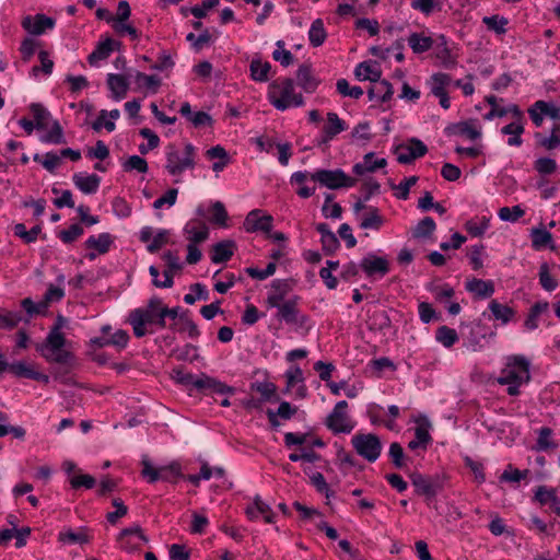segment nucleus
Wrapping results in <instances>:
<instances>
[{
	"instance_id": "f257e3e1",
	"label": "nucleus",
	"mask_w": 560,
	"mask_h": 560,
	"mask_svg": "<svg viewBox=\"0 0 560 560\" xmlns=\"http://www.w3.org/2000/svg\"><path fill=\"white\" fill-rule=\"evenodd\" d=\"M269 101L279 110H284L290 106H302L304 98L302 94H294V81L291 78L283 79L280 83L273 81L270 84Z\"/></svg>"
},
{
	"instance_id": "f03ea898",
	"label": "nucleus",
	"mask_w": 560,
	"mask_h": 560,
	"mask_svg": "<svg viewBox=\"0 0 560 560\" xmlns=\"http://www.w3.org/2000/svg\"><path fill=\"white\" fill-rule=\"evenodd\" d=\"M530 363L524 355H511L508 358L506 366L501 371L498 383L501 385L510 383L526 384L530 381Z\"/></svg>"
},
{
	"instance_id": "7ed1b4c3",
	"label": "nucleus",
	"mask_w": 560,
	"mask_h": 560,
	"mask_svg": "<svg viewBox=\"0 0 560 560\" xmlns=\"http://www.w3.org/2000/svg\"><path fill=\"white\" fill-rule=\"evenodd\" d=\"M415 492L418 495L425 497L428 505L431 504L432 499L443 490L445 485V476L440 474L422 475L412 472L409 475Z\"/></svg>"
},
{
	"instance_id": "20e7f679",
	"label": "nucleus",
	"mask_w": 560,
	"mask_h": 560,
	"mask_svg": "<svg viewBox=\"0 0 560 560\" xmlns=\"http://www.w3.org/2000/svg\"><path fill=\"white\" fill-rule=\"evenodd\" d=\"M351 444L358 455L369 463H374L381 455L382 442L374 433H358L352 436Z\"/></svg>"
},
{
	"instance_id": "39448f33",
	"label": "nucleus",
	"mask_w": 560,
	"mask_h": 560,
	"mask_svg": "<svg viewBox=\"0 0 560 560\" xmlns=\"http://www.w3.org/2000/svg\"><path fill=\"white\" fill-rule=\"evenodd\" d=\"M195 148L192 144L187 143L183 152H179L174 147H170L167 152L166 168L170 173H182L194 167Z\"/></svg>"
},
{
	"instance_id": "423d86ee",
	"label": "nucleus",
	"mask_w": 560,
	"mask_h": 560,
	"mask_svg": "<svg viewBox=\"0 0 560 560\" xmlns=\"http://www.w3.org/2000/svg\"><path fill=\"white\" fill-rule=\"evenodd\" d=\"M347 408L348 402L346 400L338 401L325 420L326 427L335 434L350 433L354 428L347 413Z\"/></svg>"
},
{
	"instance_id": "0eeeda50",
	"label": "nucleus",
	"mask_w": 560,
	"mask_h": 560,
	"mask_svg": "<svg viewBox=\"0 0 560 560\" xmlns=\"http://www.w3.org/2000/svg\"><path fill=\"white\" fill-rule=\"evenodd\" d=\"M427 152V145L417 138H412L397 145L394 150L396 160L401 164H410L416 159L423 156Z\"/></svg>"
},
{
	"instance_id": "6e6552de",
	"label": "nucleus",
	"mask_w": 560,
	"mask_h": 560,
	"mask_svg": "<svg viewBox=\"0 0 560 560\" xmlns=\"http://www.w3.org/2000/svg\"><path fill=\"white\" fill-rule=\"evenodd\" d=\"M195 388L203 394L233 395L236 392L235 387L229 386L205 373L197 377Z\"/></svg>"
},
{
	"instance_id": "1a4fd4ad",
	"label": "nucleus",
	"mask_w": 560,
	"mask_h": 560,
	"mask_svg": "<svg viewBox=\"0 0 560 560\" xmlns=\"http://www.w3.org/2000/svg\"><path fill=\"white\" fill-rule=\"evenodd\" d=\"M273 218L270 214H262L259 209L252 210L245 218L244 228L247 232L261 231L270 233Z\"/></svg>"
},
{
	"instance_id": "9d476101",
	"label": "nucleus",
	"mask_w": 560,
	"mask_h": 560,
	"mask_svg": "<svg viewBox=\"0 0 560 560\" xmlns=\"http://www.w3.org/2000/svg\"><path fill=\"white\" fill-rule=\"evenodd\" d=\"M389 261L386 257L368 254L360 262L361 269L368 277H383L389 272Z\"/></svg>"
},
{
	"instance_id": "9b49d317",
	"label": "nucleus",
	"mask_w": 560,
	"mask_h": 560,
	"mask_svg": "<svg viewBox=\"0 0 560 560\" xmlns=\"http://www.w3.org/2000/svg\"><path fill=\"white\" fill-rule=\"evenodd\" d=\"M162 258L167 265V268L163 271L164 280H155L152 281V283L156 288H172L174 283L173 275L174 272L182 270L183 265L179 261L178 256L174 255L171 250L165 252Z\"/></svg>"
},
{
	"instance_id": "f8f14e48",
	"label": "nucleus",
	"mask_w": 560,
	"mask_h": 560,
	"mask_svg": "<svg viewBox=\"0 0 560 560\" xmlns=\"http://www.w3.org/2000/svg\"><path fill=\"white\" fill-rule=\"evenodd\" d=\"M22 26L33 35H40L55 26V20L45 14H36L34 18L28 15L23 19Z\"/></svg>"
},
{
	"instance_id": "ddd939ff",
	"label": "nucleus",
	"mask_w": 560,
	"mask_h": 560,
	"mask_svg": "<svg viewBox=\"0 0 560 560\" xmlns=\"http://www.w3.org/2000/svg\"><path fill=\"white\" fill-rule=\"evenodd\" d=\"M121 46L120 42H117L110 37H107L104 42L97 44L95 49L89 55L88 61L91 66L95 65L98 60H104L115 50Z\"/></svg>"
},
{
	"instance_id": "4468645a",
	"label": "nucleus",
	"mask_w": 560,
	"mask_h": 560,
	"mask_svg": "<svg viewBox=\"0 0 560 560\" xmlns=\"http://www.w3.org/2000/svg\"><path fill=\"white\" fill-rule=\"evenodd\" d=\"M296 84L302 88L306 93H313L317 89L319 81L313 74L312 67L303 63L296 71Z\"/></svg>"
},
{
	"instance_id": "2eb2a0df",
	"label": "nucleus",
	"mask_w": 560,
	"mask_h": 560,
	"mask_svg": "<svg viewBox=\"0 0 560 560\" xmlns=\"http://www.w3.org/2000/svg\"><path fill=\"white\" fill-rule=\"evenodd\" d=\"M387 162L385 159H378L373 152L366 153L363 161L353 166L354 175H364L365 173H373L378 168H384Z\"/></svg>"
},
{
	"instance_id": "dca6fc26",
	"label": "nucleus",
	"mask_w": 560,
	"mask_h": 560,
	"mask_svg": "<svg viewBox=\"0 0 560 560\" xmlns=\"http://www.w3.org/2000/svg\"><path fill=\"white\" fill-rule=\"evenodd\" d=\"M236 244L232 240H224L212 245L211 261L213 264H223L231 259Z\"/></svg>"
},
{
	"instance_id": "f3484780",
	"label": "nucleus",
	"mask_w": 560,
	"mask_h": 560,
	"mask_svg": "<svg viewBox=\"0 0 560 560\" xmlns=\"http://www.w3.org/2000/svg\"><path fill=\"white\" fill-rule=\"evenodd\" d=\"M129 85L128 79L122 74L109 73L107 75V86L112 92V97L116 101L126 97Z\"/></svg>"
},
{
	"instance_id": "a211bd4d",
	"label": "nucleus",
	"mask_w": 560,
	"mask_h": 560,
	"mask_svg": "<svg viewBox=\"0 0 560 560\" xmlns=\"http://www.w3.org/2000/svg\"><path fill=\"white\" fill-rule=\"evenodd\" d=\"M299 301L300 298L298 295L284 301L278 310L277 317L287 324L298 323L300 313L298 308Z\"/></svg>"
},
{
	"instance_id": "6ab92c4d",
	"label": "nucleus",
	"mask_w": 560,
	"mask_h": 560,
	"mask_svg": "<svg viewBox=\"0 0 560 560\" xmlns=\"http://www.w3.org/2000/svg\"><path fill=\"white\" fill-rule=\"evenodd\" d=\"M206 156L209 160H217L211 166L214 173L223 172L224 167L231 162L229 153L221 145H215L207 150Z\"/></svg>"
},
{
	"instance_id": "aec40b11",
	"label": "nucleus",
	"mask_w": 560,
	"mask_h": 560,
	"mask_svg": "<svg viewBox=\"0 0 560 560\" xmlns=\"http://www.w3.org/2000/svg\"><path fill=\"white\" fill-rule=\"evenodd\" d=\"M250 390L257 392L260 394L259 400L261 404L269 402H278L280 401V397L277 394V386L271 382H255L250 384Z\"/></svg>"
},
{
	"instance_id": "412c9836",
	"label": "nucleus",
	"mask_w": 560,
	"mask_h": 560,
	"mask_svg": "<svg viewBox=\"0 0 560 560\" xmlns=\"http://www.w3.org/2000/svg\"><path fill=\"white\" fill-rule=\"evenodd\" d=\"M465 288L480 299L490 298L494 293V284L492 281H485L477 278L467 281Z\"/></svg>"
},
{
	"instance_id": "4be33fe9",
	"label": "nucleus",
	"mask_w": 560,
	"mask_h": 560,
	"mask_svg": "<svg viewBox=\"0 0 560 560\" xmlns=\"http://www.w3.org/2000/svg\"><path fill=\"white\" fill-rule=\"evenodd\" d=\"M66 337L60 331H49L45 341L36 346V350L40 353L63 349Z\"/></svg>"
},
{
	"instance_id": "5701e85b",
	"label": "nucleus",
	"mask_w": 560,
	"mask_h": 560,
	"mask_svg": "<svg viewBox=\"0 0 560 560\" xmlns=\"http://www.w3.org/2000/svg\"><path fill=\"white\" fill-rule=\"evenodd\" d=\"M536 188L540 190L541 198H556L560 192V179L556 177H539Z\"/></svg>"
},
{
	"instance_id": "b1692460",
	"label": "nucleus",
	"mask_w": 560,
	"mask_h": 560,
	"mask_svg": "<svg viewBox=\"0 0 560 560\" xmlns=\"http://www.w3.org/2000/svg\"><path fill=\"white\" fill-rule=\"evenodd\" d=\"M376 84L368 90V96L370 100L375 97L380 98L382 103H386L392 100L394 90L393 85L387 80H381L375 82Z\"/></svg>"
},
{
	"instance_id": "393cba45",
	"label": "nucleus",
	"mask_w": 560,
	"mask_h": 560,
	"mask_svg": "<svg viewBox=\"0 0 560 560\" xmlns=\"http://www.w3.org/2000/svg\"><path fill=\"white\" fill-rule=\"evenodd\" d=\"M435 43V56L438 59L442 61V65L446 69H452L455 67L456 61L455 58L451 55V50L447 47V40L444 35H440Z\"/></svg>"
},
{
	"instance_id": "a878e982",
	"label": "nucleus",
	"mask_w": 560,
	"mask_h": 560,
	"mask_svg": "<svg viewBox=\"0 0 560 560\" xmlns=\"http://www.w3.org/2000/svg\"><path fill=\"white\" fill-rule=\"evenodd\" d=\"M113 242L114 237L109 233H101L97 237L90 236L84 245L86 248L96 250L98 255H104L109 250Z\"/></svg>"
},
{
	"instance_id": "bb28decb",
	"label": "nucleus",
	"mask_w": 560,
	"mask_h": 560,
	"mask_svg": "<svg viewBox=\"0 0 560 560\" xmlns=\"http://www.w3.org/2000/svg\"><path fill=\"white\" fill-rule=\"evenodd\" d=\"M346 128V122L336 113H328L327 124L323 127L324 141L331 140Z\"/></svg>"
},
{
	"instance_id": "cd10ccee",
	"label": "nucleus",
	"mask_w": 560,
	"mask_h": 560,
	"mask_svg": "<svg viewBox=\"0 0 560 560\" xmlns=\"http://www.w3.org/2000/svg\"><path fill=\"white\" fill-rule=\"evenodd\" d=\"M45 360L49 363H56L57 365H75L77 359L75 355L65 349L48 351L45 353H40Z\"/></svg>"
},
{
	"instance_id": "c85d7f7f",
	"label": "nucleus",
	"mask_w": 560,
	"mask_h": 560,
	"mask_svg": "<svg viewBox=\"0 0 560 560\" xmlns=\"http://www.w3.org/2000/svg\"><path fill=\"white\" fill-rule=\"evenodd\" d=\"M532 237V246L535 249H540L544 247H549L550 249H555V245L552 244V235L544 228H534L530 232Z\"/></svg>"
},
{
	"instance_id": "c756f323",
	"label": "nucleus",
	"mask_w": 560,
	"mask_h": 560,
	"mask_svg": "<svg viewBox=\"0 0 560 560\" xmlns=\"http://www.w3.org/2000/svg\"><path fill=\"white\" fill-rule=\"evenodd\" d=\"M318 180L320 185L329 189H340L352 187L357 183V177H311Z\"/></svg>"
},
{
	"instance_id": "7c9ffc66",
	"label": "nucleus",
	"mask_w": 560,
	"mask_h": 560,
	"mask_svg": "<svg viewBox=\"0 0 560 560\" xmlns=\"http://www.w3.org/2000/svg\"><path fill=\"white\" fill-rule=\"evenodd\" d=\"M354 75L361 81L378 82L382 71L378 68H373L368 61H363L357 66Z\"/></svg>"
},
{
	"instance_id": "2f4dec72",
	"label": "nucleus",
	"mask_w": 560,
	"mask_h": 560,
	"mask_svg": "<svg viewBox=\"0 0 560 560\" xmlns=\"http://www.w3.org/2000/svg\"><path fill=\"white\" fill-rule=\"evenodd\" d=\"M408 44L415 54H422L433 47L434 40L429 36H423L419 33H412L408 37Z\"/></svg>"
},
{
	"instance_id": "473e14b6",
	"label": "nucleus",
	"mask_w": 560,
	"mask_h": 560,
	"mask_svg": "<svg viewBox=\"0 0 560 560\" xmlns=\"http://www.w3.org/2000/svg\"><path fill=\"white\" fill-rule=\"evenodd\" d=\"M86 528L81 527L79 532H74L71 528L61 530L58 535V541L68 544H88L90 537L85 534Z\"/></svg>"
},
{
	"instance_id": "72a5a7b5",
	"label": "nucleus",
	"mask_w": 560,
	"mask_h": 560,
	"mask_svg": "<svg viewBox=\"0 0 560 560\" xmlns=\"http://www.w3.org/2000/svg\"><path fill=\"white\" fill-rule=\"evenodd\" d=\"M250 77L254 81L257 82H267L269 80V71L271 70V65L266 61L262 62L260 59H253L249 66Z\"/></svg>"
},
{
	"instance_id": "f704fd0d",
	"label": "nucleus",
	"mask_w": 560,
	"mask_h": 560,
	"mask_svg": "<svg viewBox=\"0 0 560 560\" xmlns=\"http://www.w3.org/2000/svg\"><path fill=\"white\" fill-rule=\"evenodd\" d=\"M198 223L201 226L200 231H197L195 222H188L184 228V232L189 234L188 240L192 244L203 243L209 237V230L205 222L200 221Z\"/></svg>"
},
{
	"instance_id": "c9c22d12",
	"label": "nucleus",
	"mask_w": 560,
	"mask_h": 560,
	"mask_svg": "<svg viewBox=\"0 0 560 560\" xmlns=\"http://www.w3.org/2000/svg\"><path fill=\"white\" fill-rule=\"evenodd\" d=\"M489 310L491 311L493 317L498 320H501L503 324L509 323L515 314L512 307L501 304L497 300H492L489 303Z\"/></svg>"
},
{
	"instance_id": "e433bc0d",
	"label": "nucleus",
	"mask_w": 560,
	"mask_h": 560,
	"mask_svg": "<svg viewBox=\"0 0 560 560\" xmlns=\"http://www.w3.org/2000/svg\"><path fill=\"white\" fill-rule=\"evenodd\" d=\"M326 36H327V34H326L323 21L320 19H316L312 23L310 32H308V38H310L311 45L314 47L320 46L325 42Z\"/></svg>"
},
{
	"instance_id": "4c0bfd02",
	"label": "nucleus",
	"mask_w": 560,
	"mask_h": 560,
	"mask_svg": "<svg viewBox=\"0 0 560 560\" xmlns=\"http://www.w3.org/2000/svg\"><path fill=\"white\" fill-rule=\"evenodd\" d=\"M537 143L547 150H553L560 147V124L555 125L550 137H544L541 133H536Z\"/></svg>"
},
{
	"instance_id": "58836bf2",
	"label": "nucleus",
	"mask_w": 560,
	"mask_h": 560,
	"mask_svg": "<svg viewBox=\"0 0 560 560\" xmlns=\"http://www.w3.org/2000/svg\"><path fill=\"white\" fill-rule=\"evenodd\" d=\"M435 339L446 348H451L458 341V335L455 329L447 326H440L435 332Z\"/></svg>"
},
{
	"instance_id": "ea45409f",
	"label": "nucleus",
	"mask_w": 560,
	"mask_h": 560,
	"mask_svg": "<svg viewBox=\"0 0 560 560\" xmlns=\"http://www.w3.org/2000/svg\"><path fill=\"white\" fill-rule=\"evenodd\" d=\"M552 430L550 428L544 427L539 430L538 439L536 443V451L546 452L549 450H555L558 447V444L551 440Z\"/></svg>"
},
{
	"instance_id": "a19ab883",
	"label": "nucleus",
	"mask_w": 560,
	"mask_h": 560,
	"mask_svg": "<svg viewBox=\"0 0 560 560\" xmlns=\"http://www.w3.org/2000/svg\"><path fill=\"white\" fill-rule=\"evenodd\" d=\"M143 316L141 313H138L136 308L130 312L128 322L132 326L133 334L137 338H141L145 336L149 330L147 329V324L143 320Z\"/></svg>"
},
{
	"instance_id": "79ce46f5",
	"label": "nucleus",
	"mask_w": 560,
	"mask_h": 560,
	"mask_svg": "<svg viewBox=\"0 0 560 560\" xmlns=\"http://www.w3.org/2000/svg\"><path fill=\"white\" fill-rule=\"evenodd\" d=\"M436 224L431 217L423 218L413 230L415 238L430 237L434 232Z\"/></svg>"
},
{
	"instance_id": "37998d69",
	"label": "nucleus",
	"mask_w": 560,
	"mask_h": 560,
	"mask_svg": "<svg viewBox=\"0 0 560 560\" xmlns=\"http://www.w3.org/2000/svg\"><path fill=\"white\" fill-rule=\"evenodd\" d=\"M490 224V218L482 217L480 219V222L478 223L476 220H468L465 223L466 231L472 236V237H480L485 234V232L488 230Z\"/></svg>"
},
{
	"instance_id": "c03bdc74",
	"label": "nucleus",
	"mask_w": 560,
	"mask_h": 560,
	"mask_svg": "<svg viewBox=\"0 0 560 560\" xmlns=\"http://www.w3.org/2000/svg\"><path fill=\"white\" fill-rule=\"evenodd\" d=\"M548 302H537L535 303L530 310H529V314L525 320V327L527 329H536L538 327V324H537V317L545 311L548 310Z\"/></svg>"
},
{
	"instance_id": "a18cd8bd",
	"label": "nucleus",
	"mask_w": 560,
	"mask_h": 560,
	"mask_svg": "<svg viewBox=\"0 0 560 560\" xmlns=\"http://www.w3.org/2000/svg\"><path fill=\"white\" fill-rule=\"evenodd\" d=\"M482 23L487 25L490 31L495 32L497 34H505V26L509 23V20L504 16H500L498 14L491 16H485L482 19Z\"/></svg>"
},
{
	"instance_id": "49530a36",
	"label": "nucleus",
	"mask_w": 560,
	"mask_h": 560,
	"mask_svg": "<svg viewBox=\"0 0 560 560\" xmlns=\"http://www.w3.org/2000/svg\"><path fill=\"white\" fill-rule=\"evenodd\" d=\"M22 320L20 312H11L0 308V328L13 329Z\"/></svg>"
},
{
	"instance_id": "de8ad7c7",
	"label": "nucleus",
	"mask_w": 560,
	"mask_h": 560,
	"mask_svg": "<svg viewBox=\"0 0 560 560\" xmlns=\"http://www.w3.org/2000/svg\"><path fill=\"white\" fill-rule=\"evenodd\" d=\"M431 427L428 418L423 417L419 420V425L416 428L415 434L416 439L422 442V448L425 450L428 445L431 443L432 438L429 433V429Z\"/></svg>"
},
{
	"instance_id": "09e8293b",
	"label": "nucleus",
	"mask_w": 560,
	"mask_h": 560,
	"mask_svg": "<svg viewBox=\"0 0 560 560\" xmlns=\"http://www.w3.org/2000/svg\"><path fill=\"white\" fill-rule=\"evenodd\" d=\"M388 455L396 468L402 469L406 466V455L404 448L398 442H393L389 445Z\"/></svg>"
},
{
	"instance_id": "8fccbe9b",
	"label": "nucleus",
	"mask_w": 560,
	"mask_h": 560,
	"mask_svg": "<svg viewBox=\"0 0 560 560\" xmlns=\"http://www.w3.org/2000/svg\"><path fill=\"white\" fill-rule=\"evenodd\" d=\"M75 186L84 194H94L100 186V177H73Z\"/></svg>"
},
{
	"instance_id": "3c124183",
	"label": "nucleus",
	"mask_w": 560,
	"mask_h": 560,
	"mask_svg": "<svg viewBox=\"0 0 560 560\" xmlns=\"http://www.w3.org/2000/svg\"><path fill=\"white\" fill-rule=\"evenodd\" d=\"M31 112L34 116V119L36 121V128L37 129H46L47 128V120L50 116L48 110L40 104L33 103L31 105Z\"/></svg>"
},
{
	"instance_id": "603ef678",
	"label": "nucleus",
	"mask_w": 560,
	"mask_h": 560,
	"mask_svg": "<svg viewBox=\"0 0 560 560\" xmlns=\"http://www.w3.org/2000/svg\"><path fill=\"white\" fill-rule=\"evenodd\" d=\"M539 283L546 291H553L558 287L557 280H555L550 272L547 262H542L539 268Z\"/></svg>"
},
{
	"instance_id": "864d4df0",
	"label": "nucleus",
	"mask_w": 560,
	"mask_h": 560,
	"mask_svg": "<svg viewBox=\"0 0 560 560\" xmlns=\"http://www.w3.org/2000/svg\"><path fill=\"white\" fill-rule=\"evenodd\" d=\"M336 89L342 96H349L355 100L363 95V90L360 86L350 88L349 82L346 79H339L336 83Z\"/></svg>"
},
{
	"instance_id": "5fc2aeb1",
	"label": "nucleus",
	"mask_w": 560,
	"mask_h": 560,
	"mask_svg": "<svg viewBox=\"0 0 560 560\" xmlns=\"http://www.w3.org/2000/svg\"><path fill=\"white\" fill-rule=\"evenodd\" d=\"M383 224V218L378 214L377 208H371L370 213L364 215L361 221V229H374L378 230Z\"/></svg>"
},
{
	"instance_id": "6e6d98bb",
	"label": "nucleus",
	"mask_w": 560,
	"mask_h": 560,
	"mask_svg": "<svg viewBox=\"0 0 560 560\" xmlns=\"http://www.w3.org/2000/svg\"><path fill=\"white\" fill-rule=\"evenodd\" d=\"M131 535H137L141 540H143L144 542L148 541V537L143 534L141 527L139 525H136L133 527H128V528H124L119 535H118V541L121 544V547L125 548V549H132V547H130L128 545V541L125 540L126 537L128 536H131Z\"/></svg>"
},
{
	"instance_id": "4d7b16f0",
	"label": "nucleus",
	"mask_w": 560,
	"mask_h": 560,
	"mask_svg": "<svg viewBox=\"0 0 560 560\" xmlns=\"http://www.w3.org/2000/svg\"><path fill=\"white\" fill-rule=\"evenodd\" d=\"M160 480L176 482V478H182L180 466L177 463H172L168 466L160 467Z\"/></svg>"
},
{
	"instance_id": "13d9d810",
	"label": "nucleus",
	"mask_w": 560,
	"mask_h": 560,
	"mask_svg": "<svg viewBox=\"0 0 560 560\" xmlns=\"http://www.w3.org/2000/svg\"><path fill=\"white\" fill-rule=\"evenodd\" d=\"M69 482L73 489H79L81 487H84L85 489H92L96 485V480L91 475H73L69 478Z\"/></svg>"
},
{
	"instance_id": "bf43d9fd",
	"label": "nucleus",
	"mask_w": 560,
	"mask_h": 560,
	"mask_svg": "<svg viewBox=\"0 0 560 560\" xmlns=\"http://www.w3.org/2000/svg\"><path fill=\"white\" fill-rule=\"evenodd\" d=\"M525 214V211L520 206L512 208L503 207L499 209L498 215L502 221L516 222Z\"/></svg>"
},
{
	"instance_id": "052dcab7",
	"label": "nucleus",
	"mask_w": 560,
	"mask_h": 560,
	"mask_svg": "<svg viewBox=\"0 0 560 560\" xmlns=\"http://www.w3.org/2000/svg\"><path fill=\"white\" fill-rule=\"evenodd\" d=\"M137 171L139 173L148 172V163L147 161L139 156L132 155L124 163V172Z\"/></svg>"
},
{
	"instance_id": "680f3d73",
	"label": "nucleus",
	"mask_w": 560,
	"mask_h": 560,
	"mask_svg": "<svg viewBox=\"0 0 560 560\" xmlns=\"http://www.w3.org/2000/svg\"><path fill=\"white\" fill-rule=\"evenodd\" d=\"M84 230L80 224H72L68 230H62L59 232L58 237L65 244L73 243L79 236L83 234Z\"/></svg>"
},
{
	"instance_id": "e2e57ef3",
	"label": "nucleus",
	"mask_w": 560,
	"mask_h": 560,
	"mask_svg": "<svg viewBox=\"0 0 560 560\" xmlns=\"http://www.w3.org/2000/svg\"><path fill=\"white\" fill-rule=\"evenodd\" d=\"M529 470H520L516 468H512V465H509L506 469L500 476V481H509V482H520L522 479L526 478Z\"/></svg>"
},
{
	"instance_id": "0e129e2a",
	"label": "nucleus",
	"mask_w": 560,
	"mask_h": 560,
	"mask_svg": "<svg viewBox=\"0 0 560 560\" xmlns=\"http://www.w3.org/2000/svg\"><path fill=\"white\" fill-rule=\"evenodd\" d=\"M295 281L293 279H276L271 282V288L283 300L293 290Z\"/></svg>"
},
{
	"instance_id": "69168bd1",
	"label": "nucleus",
	"mask_w": 560,
	"mask_h": 560,
	"mask_svg": "<svg viewBox=\"0 0 560 560\" xmlns=\"http://www.w3.org/2000/svg\"><path fill=\"white\" fill-rule=\"evenodd\" d=\"M411 7L416 10H420L425 15H429L435 9L439 11L442 9L441 2L438 0H412Z\"/></svg>"
},
{
	"instance_id": "338daca9",
	"label": "nucleus",
	"mask_w": 560,
	"mask_h": 560,
	"mask_svg": "<svg viewBox=\"0 0 560 560\" xmlns=\"http://www.w3.org/2000/svg\"><path fill=\"white\" fill-rule=\"evenodd\" d=\"M535 107L539 108V112L544 113L545 116H548L553 120H560V106H556L552 103L540 100L535 102Z\"/></svg>"
},
{
	"instance_id": "774afa93",
	"label": "nucleus",
	"mask_w": 560,
	"mask_h": 560,
	"mask_svg": "<svg viewBox=\"0 0 560 560\" xmlns=\"http://www.w3.org/2000/svg\"><path fill=\"white\" fill-rule=\"evenodd\" d=\"M211 211L212 222L220 226H226V220L229 217L224 205L221 201H215L211 207Z\"/></svg>"
}]
</instances>
